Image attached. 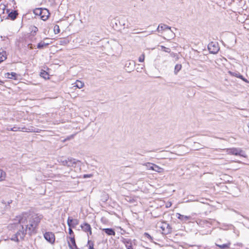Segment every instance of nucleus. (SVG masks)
<instances>
[{"mask_svg":"<svg viewBox=\"0 0 249 249\" xmlns=\"http://www.w3.org/2000/svg\"><path fill=\"white\" fill-rule=\"evenodd\" d=\"M79 223V221L77 219H74L73 222L71 223V227L74 228L75 226L77 225Z\"/></svg>","mask_w":249,"mask_h":249,"instance_id":"31","label":"nucleus"},{"mask_svg":"<svg viewBox=\"0 0 249 249\" xmlns=\"http://www.w3.org/2000/svg\"><path fill=\"white\" fill-rule=\"evenodd\" d=\"M157 224L159 227L161 229L163 234L166 235L172 232V228L170 224L167 223L166 221H160L158 222Z\"/></svg>","mask_w":249,"mask_h":249,"instance_id":"3","label":"nucleus"},{"mask_svg":"<svg viewBox=\"0 0 249 249\" xmlns=\"http://www.w3.org/2000/svg\"><path fill=\"white\" fill-rule=\"evenodd\" d=\"M68 245L70 249H73V248L77 246L74 235L70 237V241H68Z\"/></svg>","mask_w":249,"mask_h":249,"instance_id":"16","label":"nucleus"},{"mask_svg":"<svg viewBox=\"0 0 249 249\" xmlns=\"http://www.w3.org/2000/svg\"><path fill=\"white\" fill-rule=\"evenodd\" d=\"M30 30H31V35L33 36H34L38 31V28L35 26H31L30 27Z\"/></svg>","mask_w":249,"mask_h":249,"instance_id":"21","label":"nucleus"},{"mask_svg":"<svg viewBox=\"0 0 249 249\" xmlns=\"http://www.w3.org/2000/svg\"><path fill=\"white\" fill-rule=\"evenodd\" d=\"M202 148H203V147L201 144L197 142H194V150H197Z\"/></svg>","mask_w":249,"mask_h":249,"instance_id":"27","label":"nucleus"},{"mask_svg":"<svg viewBox=\"0 0 249 249\" xmlns=\"http://www.w3.org/2000/svg\"><path fill=\"white\" fill-rule=\"evenodd\" d=\"M1 0H0V1H1Z\"/></svg>","mask_w":249,"mask_h":249,"instance_id":"46","label":"nucleus"},{"mask_svg":"<svg viewBox=\"0 0 249 249\" xmlns=\"http://www.w3.org/2000/svg\"><path fill=\"white\" fill-rule=\"evenodd\" d=\"M7 58L6 52H0V63L3 61Z\"/></svg>","mask_w":249,"mask_h":249,"instance_id":"22","label":"nucleus"},{"mask_svg":"<svg viewBox=\"0 0 249 249\" xmlns=\"http://www.w3.org/2000/svg\"><path fill=\"white\" fill-rule=\"evenodd\" d=\"M3 83V82L2 81L0 80V84H2Z\"/></svg>","mask_w":249,"mask_h":249,"instance_id":"43","label":"nucleus"},{"mask_svg":"<svg viewBox=\"0 0 249 249\" xmlns=\"http://www.w3.org/2000/svg\"><path fill=\"white\" fill-rule=\"evenodd\" d=\"M164 48H165V49H167V50H166V51H166V52H168V50H170V49H169V48H165V47H164Z\"/></svg>","mask_w":249,"mask_h":249,"instance_id":"42","label":"nucleus"},{"mask_svg":"<svg viewBox=\"0 0 249 249\" xmlns=\"http://www.w3.org/2000/svg\"><path fill=\"white\" fill-rule=\"evenodd\" d=\"M144 236L149 239L150 241L153 240V237L148 233L145 232L144 234Z\"/></svg>","mask_w":249,"mask_h":249,"instance_id":"34","label":"nucleus"},{"mask_svg":"<svg viewBox=\"0 0 249 249\" xmlns=\"http://www.w3.org/2000/svg\"><path fill=\"white\" fill-rule=\"evenodd\" d=\"M6 12L8 13V18L12 20H15L18 15V11L16 10L10 11V9H7Z\"/></svg>","mask_w":249,"mask_h":249,"instance_id":"9","label":"nucleus"},{"mask_svg":"<svg viewBox=\"0 0 249 249\" xmlns=\"http://www.w3.org/2000/svg\"><path fill=\"white\" fill-rule=\"evenodd\" d=\"M227 151L229 152V154H231V155H240V156H243L242 154V153H243V151L241 150L240 148H232L228 149Z\"/></svg>","mask_w":249,"mask_h":249,"instance_id":"8","label":"nucleus"},{"mask_svg":"<svg viewBox=\"0 0 249 249\" xmlns=\"http://www.w3.org/2000/svg\"><path fill=\"white\" fill-rule=\"evenodd\" d=\"M82 231L84 232H87L88 235H91L92 234L91 228L90 225L88 223L85 222L80 225Z\"/></svg>","mask_w":249,"mask_h":249,"instance_id":"7","label":"nucleus"},{"mask_svg":"<svg viewBox=\"0 0 249 249\" xmlns=\"http://www.w3.org/2000/svg\"><path fill=\"white\" fill-rule=\"evenodd\" d=\"M28 213H25V217H22L19 219L20 224L25 223V228L23 225L20 226L18 231L15 234L18 238L23 239L25 235L28 234L29 235L35 234L37 232V228L40 223L41 220L43 216L42 214L38 213L32 215L29 220V223L27 224V217Z\"/></svg>","mask_w":249,"mask_h":249,"instance_id":"1","label":"nucleus"},{"mask_svg":"<svg viewBox=\"0 0 249 249\" xmlns=\"http://www.w3.org/2000/svg\"><path fill=\"white\" fill-rule=\"evenodd\" d=\"M182 66L181 64H177L175 67L174 73L175 74H177L178 72L181 70Z\"/></svg>","mask_w":249,"mask_h":249,"instance_id":"25","label":"nucleus"},{"mask_svg":"<svg viewBox=\"0 0 249 249\" xmlns=\"http://www.w3.org/2000/svg\"><path fill=\"white\" fill-rule=\"evenodd\" d=\"M218 241H217L215 243V245L219 247L221 249H230L231 243L230 242H228L226 244H218Z\"/></svg>","mask_w":249,"mask_h":249,"instance_id":"15","label":"nucleus"},{"mask_svg":"<svg viewBox=\"0 0 249 249\" xmlns=\"http://www.w3.org/2000/svg\"><path fill=\"white\" fill-rule=\"evenodd\" d=\"M93 176V175L92 174H84L83 175V178H91Z\"/></svg>","mask_w":249,"mask_h":249,"instance_id":"36","label":"nucleus"},{"mask_svg":"<svg viewBox=\"0 0 249 249\" xmlns=\"http://www.w3.org/2000/svg\"><path fill=\"white\" fill-rule=\"evenodd\" d=\"M10 129H11V128H9V127H8V128H7V130H10Z\"/></svg>","mask_w":249,"mask_h":249,"instance_id":"44","label":"nucleus"},{"mask_svg":"<svg viewBox=\"0 0 249 249\" xmlns=\"http://www.w3.org/2000/svg\"><path fill=\"white\" fill-rule=\"evenodd\" d=\"M93 246H94V244L93 243H91V244H90L89 245V249H95L93 247Z\"/></svg>","mask_w":249,"mask_h":249,"instance_id":"39","label":"nucleus"},{"mask_svg":"<svg viewBox=\"0 0 249 249\" xmlns=\"http://www.w3.org/2000/svg\"><path fill=\"white\" fill-rule=\"evenodd\" d=\"M41 19L44 21L46 20L50 15L49 10L46 8H43L42 11L41 12Z\"/></svg>","mask_w":249,"mask_h":249,"instance_id":"12","label":"nucleus"},{"mask_svg":"<svg viewBox=\"0 0 249 249\" xmlns=\"http://www.w3.org/2000/svg\"><path fill=\"white\" fill-rule=\"evenodd\" d=\"M5 77L9 79H17V74L15 72H7L5 73Z\"/></svg>","mask_w":249,"mask_h":249,"instance_id":"18","label":"nucleus"},{"mask_svg":"<svg viewBox=\"0 0 249 249\" xmlns=\"http://www.w3.org/2000/svg\"><path fill=\"white\" fill-rule=\"evenodd\" d=\"M54 31L55 34H58L60 33L59 27L57 25H55L54 27Z\"/></svg>","mask_w":249,"mask_h":249,"instance_id":"32","label":"nucleus"},{"mask_svg":"<svg viewBox=\"0 0 249 249\" xmlns=\"http://www.w3.org/2000/svg\"><path fill=\"white\" fill-rule=\"evenodd\" d=\"M154 164L152 163H148L147 164H146L147 168L149 170H151L154 171Z\"/></svg>","mask_w":249,"mask_h":249,"instance_id":"28","label":"nucleus"},{"mask_svg":"<svg viewBox=\"0 0 249 249\" xmlns=\"http://www.w3.org/2000/svg\"><path fill=\"white\" fill-rule=\"evenodd\" d=\"M12 202V200H10L8 201L7 202H2L3 203H4V204L7 203L8 205L11 204Z\"/></svg>","mask_w":249,"mask_h":249,"instance_id":"40","label":"nucleus"},{"mask_svg":"<svg viewBox=\"0 0 249 249\" xmlns=\"http://www.w3.org/2000/svg\"><path fill=\"white\" fill-rule=\"evenodd\" d=\"M208 49L211 53L215 54L219 50L218 44L217 42H211L208 45Z\"/></svg>","mask_w":249,"mask_h":249,"instance_id":"4","label":"nucleus"},{"mask_svg":"<svg viewBox=\"0 0 249 249\" xmlns=\"http://www.w3.org/2000/svg\"><path fill=\"white\" fill-rule=\"evenodd\" d=\"M245 249H249V248H246Z\"/></svg>","mask_w":249,"mask_h":249,"instance_id":"45","label":"nucleus"},{"mask_svg":"<svg viewBox=\"0 0 249 249\" xmlns=\"http://www.w3.org/2000/svg\"><path fill=\"white\" fill-rule=\"evenodd\" d=\"M75 85L74 86L79 88L81 89L83 88L84 86V83L81 81L79 80H76V82L74 83Z\"/></svg>","mask_w":249,"mask_h":249,"instance_id":"23","label":"nucleus"},{"mask_svg":"<svg viewBox=\"0 0 249 249\" xmlns=\"http://www.w3.org/2000/svg\"><path fill=\"white\" fill-rule=\"evenodd\" d=\"M166 30H171V27L164 24H160L157 29V31L160 32Z\"/></svg>","mask_w":249,"mask_h":249,"instance_id":"17","label":"nucleus"},{"mask_svg":"<svg viewBox=\"0 0 249 249\" xmlns=\"http://www.w3.org/2000/svg\"><path fill=\"white\" fill-rule=\"evenodd\" d=\"M69 233L70 234V235H73V231L71 229V227H69Z\"/></svg>","mask_w":249,"mask_h":249,"instance_id":"38","label":"nucleus"},{"mask_svg":"<svg viewBox=\"0 0 249 249\" xmlns=\"http://www.w3.org/2000/svg\"><path fill=\"white\" fill-rule=\"evenodd\" d=\"M74 219L71 218L70 217H69L67 220V224L69 227H71V223L73 222Z\"/></svg>","mask_w":249,"mask_h":249,"instance_id":"30","label":"nucleus"},{"mask_svg":"<svg viewBox=\"0 0 249 249\" xmlns=\"http://www.w3.org/2000/svg\"><path fill=\"white\" fill-rule=\"evenodd\" d=\"M176 217L182 222H186L191 218L190 216L184 215L179 213H176Z\"/></svg>","mask_w":249,"mask_h":249,"instance_id":"13","label":"nucleus"},{"mask_svg":"<svg viewBox=\"0 0 249 249\" xmlns=\"http://www.w3.org/2000/svg\"><path fill=\"white\" fill-rule=\"evenodd\" d=\"M154 171H155L156 172L160 173L162 170V169L159 166H158L156 164H154Z\"/></svg>","mask_w":249,"mask_h":249,"instance_id":"29","label":"nucleus"},{"mask_svg":"<svg viewBox=\"0 0 249 249\" xmlns=\"http://www.w3.org/2000/svg\"><path fill=\"white\" fill-rule=\"evenodd\" d=\"M135 62L133 60H128L125 62L124 68L128 72H130L134 70Z\"/></svg>","mask_w":249,"mask_h":249,"instance_id":"6","label":"nucleus"},{"mask_svg":"<svg viewBox=\"0 0 249 249\" xmlns=\"http://www.w3.org/2000/svg\"><path fill=\"white\" fill-rule=\"evenodd\" d=\"M80 249L79 248H78L77 247V246H76V247H74L73 248V249Z\"/></svg>","mask_w":249,"mask_h":249,"instance_id":"41","label":"nucleus"},{"mask_svg":"<svg viewBox=\"0 0 249 249\" xmlns=\"http://www.w3.org/2000/svg\"><path fill=\"white\" fill-rule=\"evenodd\" d=\"M19 127L14 126L11 128L10 131H17L19 129Z\"/></svg>","mask_w":249,"mask_h":249,"instance_id":"37","label":"nucleus"},{"mask_svg":"<svg viewBox=\"0 0 249 249\" xmlns=\"http://www.w3.org/2000/svg\"><path fill=\"white\" fill-rule=\"evenodd\" d=\"M40 75L41 77H43L45 79H49V74L45 71L41 70V71L40 72Z\"/></svg>","mask_w":249,"mask_h":249,"instance_id":"20","label":"nucleus"},{"mask_svg":"<svg viewBox=\"0 0 249 249\" xmlns=\"http://www.w3.org/2000/svg\"><path fill=\"white\" fill-rule=\"evenodd\" d=\"M59 162L62 165L69 167H75L77 164L79 165L81 163L80 160L72 158H68L67 159H61L60 160Z\"/></svg>","mask_w":249,"mask_h":249,"instance_id":"2","label":"nucleus"},{"mask_svg":"<svg viewBox=\"0 0 249 249\" xmlns=\"http://www.w3.org/2000/svg\"><path fill=\"white\" fill-rule=\"evenodd\" d=\"M11 240L16 242H19L18 238L15 234H14L12 236V237L11 238Z\"/></svg>","mask_w":249,"mask_h":249,"instance_id":"33","label":"nucleus"},{"mask_svg":"<svg viewBox=\"0 0 249 249\" xmlns=\"http://www.w3.org/2000/svg\"><path fill=\"white\" fill-rule=\"evenodd\" d=\"M144 60V54H142L139 58V61L140 62H142Z\"/></svg>","mask_w":249,"mask_h":249,"instance_id":"35","label":"nucleus"},{"mask_svg":"<svg viewBox=\"0 0 249 249\" xmlns=\"http://www.w3.org/2000/svg\"><path fill=\"white\" fill-rule=\"evenodd\" d=\"M229 72L231 75L239 78L242 79L243 81L245 82L246 83H249V81L246 78H244L243 75L240 74V73L239 72H238V71L231 72V71H230Z\"/></svg>","mask_w":249,"mask_h":249,"instance_id":"11","label":"nucleus"},{"mask_svg":"<svg viewBox=\"0 0 249 249\" xmlns=\"http://www.w3.org/2000/svg\"><path fill=\"white\" fill-rule=\"evenodd\" d=\"M100 230H101L107 235L108 236L115 235V230H114V229H113L112 228H104V229L100 228Z\"/></svg>","mask_w":249,"mask_h":249,"instance_id":"14","label":"nucleus"},{"mask_svg":"<svg viewBox=\"0 0 249 249\" xmlns=\"http://www.w3.org/2000/svg\"><path fill=\"white\" fill-rule=\"evenodd\" d=\"M6 177V173L2 170L0 169V181L3 180Z\"/></svg>","mask_w":249,"mask_h":249,"instance_id":"26","label":"nucleus"},{"mask_svg":"<svg viewBox=\"0 0 249 249\" xmlns=\"http://www.w3.org/2000/svg\"><path fill=\"white\" fill-rule=\"evenodd\" d=\"M42 8H36L34 10V13L36 16H39L41 17V12L42 11Z\"/></svg>","mask_w":249,"mask_h":249,"instance_id":"24","label":"nucleus"},{"mask_svg":"<svg viewBox=\"0 0 249 249\" xmlns=\"http://www.w3.org/2000/svg\"><path fill=\"white\" fill-rule=\"evenodd\" d=\"M49 45V43H45L43 41H41L39 43H38L37 45V48L39 49H44L45 47Z\"/></svg>","mask_w":249,"mask_h":249,"instance_id":"19","label":"nucleus"},{"mask_svg":"<svg viewBox=\"0 0 249 249\" xmlns=\"http://www.w3.org/2000/svg\"><path fill=\"white\" fill-rule=\"evenodd\" d=\"M126 248V249H134L132 247V240L130 239L123 238L122 240Z\"/></svg>","mask_w":249,"mask_h":249,"instance_id":"10","label":"nucleus"},{"mask_svg":"<svg viewBox=\"0 0 249 249\" xmlns=\"http://www.w3.org/2000/svg\"><path fill=\"white\" fill-rule=\"evenodd\" d=\"M44 237L50 244H53L55 241V235L52 232H46L44 234Z\"/></svg>","mask_w":249,"mask_h":249,"instance_id":"5","label":"nucleus"}]
</instances>
